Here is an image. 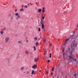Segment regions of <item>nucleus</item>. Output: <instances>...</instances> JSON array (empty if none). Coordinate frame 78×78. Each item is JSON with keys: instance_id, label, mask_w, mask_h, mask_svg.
<instances>
[{"instance_id": "obj_1", "label": "nucleus", "mask_w": 78, "mask_h": 78, "mask_svg": "<svg viewBox=\"0 0 78 78\" xmlns=\"http://www.w3.org/2000/svg\"><path fill=\"white\" fill-rule=\"evenodd\" d=\"M74 36V35H71L69 38H67L66 40V42H67L68 41H69V39H71V41H72V39H73V37Z\"/></svg>"}, {"instance_id": "obj_2", "label": "nucleus", "mask_w": 78, "mask_h": 78, "mask_svg": "<svg viewBox=\"0 0 78 78\" xmlns=\"http://www.w3.org/2000/svg\"><path fill=\"white\" fill-rule=\"evenodd\" d=\"M72 51H71L69 53V55L68 56V58L69 60H70L71 58H72Z\"/></svg>"}, {"instance_id": "obj_3", "label": "nucleus", "mask_w": 78, "mask_h": 78, "mask_svg": "<svg viewBox=\"0 0 78 78\" xmlns=\"http://www.w3.org/2000/svg\"><path fill=\"white\" fill-rule=\"evenodd\" d=\"M77 44H78L76 43V44L75 45V42H74L72 44L71 46L72 47H74V48H75V47H77Z\"/></svg>"}, {"instance_id": "obj_4", "label": "nucleus", "mask_w": 78, "mask_h": 78, "mask_svg": "<svg viewBox=\"0 0 78 78\" xmlns=\"http://www.w3.org/2000/svg\"><path fill=\"white\" fill-rule=\"evenodd\" d=\"M32 67L33 69H37V66L34 64L32 66Z\"/></svg>"}, {"instance_id": "obj_5", "label": "nucleus", "mask_w": 78, "mask_h": 78, "mask_svg": "<svg viewBox=\"0 0 78 78\" xmlns=\"http://www.w3.org/2000/svg\"><path fill=\"white\" fill-rule=\"evenodd\" d=\"M9 37H8L5 38V41L6 43V42H7L9 41Z\"/></svg>"}, {"instance_id": "obj_6", "label": "nucleus", "mask_w": 78, "mask_h": 78, "mask_svg": "<svg viewBox=\"0 0 78 78\" xmlns=\"http://www.w3.org/2000/svg\"><path fill=\"white\" fill-rule=\"evenodd\" d=\"M34 62H37V61H38V57H37V58L36 57L34 59Z\"/></svg>"}, {"instance_id": "obj_7", "label": "nucleus", "mask_w": 78, "mask_h": 78, "mask_svg": "<svg viewBox=\"0 0 78 78\" xmlns=\"http://www.w3.org/2000/svg\"><path fill=\"white\" fill-rule=\"evenodd\" d=\"M66 51L67 52L68 51H70V47H68V48L67 49Z\"/></svg>"}, {"instance_id": "obj_8", "label": "nucleus", "mask_w": 78, "mask_h": 78, "mask_svg": "<svg viewBox=\"0 0 78 78\" xmlns=\"http://www.w3.org/2000/svg\"><path fill=\"white\" fill-rule=\"evenodd\" d=\"M45 8L44 7H43V9H42V12L43 13H44V12H45Z\"/></svg>"}, {"instance_id": "obj_9", "label": "nucleus", "mask_w": 78, "mask_h": 78, "mask_svg": "<svg viewBox=\"0 0 78 78\" xmlns=\"http://www.w3.org/2000/svg\"><path fill=\"white\" fill-rule=\"evenodd\" d=\"M42 25V28H44V24L42 23V24H40Z\"/></svg>"}, {"instance_id": "obj_10", "label": "nucleus", "mask_w": 78, "mask_h": 78, "mask_svg": "<svg viewBox=\"0 0 78 78\" xmlns=\"http://www.w3.org/2000/svg\"><path fill=\"white\" fill-rule=\"evenodd\" d=\"M42 11V9H39L38 10V12H41Z\"/></svg>"}, {"instance_id": "obj_11", "label": "nucleus", "mask_w": 78, "mask_h": 78, "mask_svg": "<svg viewBox=\"0 0 78 78\" xmlns=\"http://www.w3.org/2000/svg\"><path fill=\"white\" fill-rule=\"evenodd\" d=\"M44 55H45L46 53H47V49H46L45 50H44Z\"/></svg>"}, {"instance_id": "obj_12", "label": "nucleus", "mask_w": 78, "mask_h": 78, "mask_svg": "<svg viewBox=\"0 0 78 78\" xmlns=\"http://www.w3.org/2000/svg\"><path fill=\"white\" fill-rule=\"evenodd\" d=\"M43 20L42 19L41 20V21H40V24H42L43 23Z\"/></svg>"}, {"instance_id": "obj_13", "label": "nucleus", "mask_w": 78, "mask_h": 78, "mask_svg": "<svg viewBox=\"0 0 78 78\" xmlns=\"http://www.w3.org/2000/svg\"><path fill=\"white\" fill-rule=\"evenodd\" d=\"M34 41H37V37H35L34 38Z\"/></svg>"}, {"instance_id": "obj_14", "label": "nucleus", "mask_w": 78, "mask_h": 78, "mask_svg": "<svg viewBox=\"0 0 78 78\" xmlns=\"http://www.w3.org/2000/svg\"><path fill=\"white\" fill-rule=\"evenodd\" d=\"M59 67H60V64H58V66L57 67V69H58Z\"/></svg>"}, {"instance_id": "obj_15", "label": "nucleus", "mask_w": 78, "mask_h": 78, "mask_svg": "<svg viewBox=\"0 0 78 78\" xmlns=\"http://www.w3.org/2000/svg\"><path fill=\"white\" fill-rule=\"evenodd\" d=\"M34 70H32V73H31V74H34Z\"/></svg>"}, {"instance_id": "obj_16", "label": "nucleus", "mask_w": 78, "mask_h": 78, "mask_svg": "<svg viewBox=\"0 0 78 78\" xmlns=\"http://www.w3.org/2000/svg\"><path fill=\"white\" fill-rule=\"evenodd\" d=\"M24 69V67H23L21 68V70H23V69Z\"/></svg>"}, {"instance_id": "obj_17", "label": "nucleus", "mask_w": 78, "mask_h": 78, "mask_svg": "<svg viewBox=\"0 0 78 78\" xmlns=\"http://www.w3.org/2000/svg\"><path fill=\"white\" fill-rule=\"evenodd\" d=\"M22 42L20 41H18V44H22Z\"/></svg>"}, {"instance_id": "obj_18", "label": "nucleus", "mask_w": 78, "mask_h": 78, "mask_svg": "<svg viewBox=\"0 0 78 78\" xmlns=\"http://www.w3.org/2000/svg\"><path fill=\"white\" fill-rule=\"evenodd\" d=\"M36 73H37V71H34V74L35 75H36Z\"/></svg>"}, {"instance_id": "obj_19", "label": "nucleus", "mask_w": 78, "mask_h": 78, "mask_svg": "<svg viewBox=\"0 0 78 78\" xmlns=\"http://www.w3.org/2000/svg\"><path fill=\"white\" fill-rule=\"evenodd\" d=\"M67 44V41H66V42L65 43V44L63 45H66V44Z\"/></svg>"}, {"instance_id": "obj_20", "label": "nucleus", "mask_w": 78, "mask_h": 78, "mask_svg": "<svg viewBox=\"0 0 78 78\" xmlns=\"http://www.w3.org/2000/svg\"><path fill=\"white\" fill-rule=\"evenodd\" d=\"M65 50V48H63L62 49V53H63V52H64V51Z\"/></svg>"}, {"instance_id": "obj_21", "label": "nucleus", "mask_w": 78, "mask_h": 78, "mask_svg": "<svg viewBox=\"0 0 78 78\" xmlns=\"http://www.w3.org/2000/svg\"><path fill=\"white\" fill-rule=\"evenodd\" d=\"M38 42H36V46H37L38 45Z\"/></svg>"}, {"instance_id": "obj_22", "label": "nucleus", "mask_w": 78, "mask_h": 78, "mask_svg": "<svg viewBox=\"0 0 78 78\" xmlns=\"http://www.w3.org/2000/svg\"><path fill=\"white\" fill-rule=\"evenodd\" d=\"M0 33L1 34H3V31H1L0 32Z\"/></svg>"}, {"instance_id": "obj_23", "label": "nucleus", "mask_w": 78, "mask_h": 78, "mask_svg": "<svg viewBox=\"0 0 78 78\" xmlns=\"http://www.w3.org/2000/svg\"><path fill=\"white\" fill-rule=\"evenodd\" d=\"M50 58H51V53H50V56H49Z\"/></svg>"}, {"instance_id": "obj_24", "label": "nucleus", "mask_w": 78, "mask_h": 78, "mask_svg": "<svg viewBox=\"0 0 78 78\" xmlns=\"http://www.w3.org/2000/svg\"><path fill=\"white\" fill-rule=\"evenodd\" d=\"M75 77H76V73H75L73 75Z\"/></svg>"}, {"instance_id": "obj_25", "label": "nucleus", "mask_w": 78, "mask_h": 78, "mask_svg": "<svg viewBox=\"0 0 78 78\" xmlns=\"http://www.w3.org/2000/svg\"><path fill=\"white\" fill-rule=\"evenodd\" d=\"M20 11H23V9H20Z\"/></svg>"}, {"instance_id": "obj_26", "label": "nucleus", "mask_w": 78, "mask_h": 78, "mask_svg": "<svg viewBox=\"0 0 78 78\" xmlns=\"http://www.w3.org/2000/svg\"><path fill=\"white\" fill-rule=\"evenodd\" d=\"M19 13H16L15 14V16H19Z\"/></svg>"}, {"instance_id": "obj_27", "label": "nucleus", "mask_w": 78, "mask_h": 78, "mask_svg": "<svg viewBox=\"0 0 78 78\" xmlns=\"http://www.w3.org/2000/svg\"><path fill=\"white\" fill-rule=\"evenodd\" d=\"M34 51H35L36 50V47L35 46H34Z\"/></svg>"}, {"instance_id": "obj_28", "label": "nucleus", "mask_w": 78, "mask_h": 78, "mask_svg": "<svg viewBox=\"0 0 78 78\" xmlns=\"http://www.w3.org/2000/svg\"><path fill=\"white\" fill-rule=\"evenodd\" d=\"M27 7H28L27 6V5H25V6H24V8H27Z\"/></svg>"}, {"instance_id": "obj_29", "label": "nucleus", "mask_w": 78, "mask_h": 78, "mask_svg": "<svg viewBox=\"0 0 78 78\" xmlns=\"http://www.w3.org/2000/svg\"><path fill=\"white\" fill-rule=\"evenodd\" d=\"M38 31H41V28H40V27L39 28H38Z\"/></svg>"}, {"instance_id": "obj_30", "label": "nucleus", "mask_w": 78, "mask_h": 78, "mask_svg": "<svg viewBox=\"0 0 78 78\" xmlns=\"http://www.w3.org/2000/svg\"><path fill=\"white\" fill-rule=\"evenodd\" d=\"M42 19L43 20H44V19H45V17L44 16H43V17H42Z\"/></svg>"}, {"instance_id": "obj_31", "label": "nucleus", "mask_w": 78, "mask_h": 78, "mask_svg": "<svg viewBox=\"0 0 78 78\" xmlns=\"http://www.w3.org/2000/svg\"><path fill=\"white\" fill-rule=\"evenodd\" d=\"M44 43H45V41H46V39L43 40Z\"/></svg>"}, {"instance_id": "obj_32", "label": "nucleus", "mask_w": 78, "mask_h": 78, "mask_svg": "<svg viewBox=\"0 0 78 78\" xmlns=\"http://www.w3.org/2000/svg\"><path fill=\"white\" fill-rule=\"evenodd\" d=\"M17 17L19 18L20 17V15H18L17 16Z\"/></svg>"}, {"instance_id": "obj_33", "label": "nucleus", "mask_w": 78, "mask_h": 78, "mask_svg": "<svg viewBox=\"0 0 78 78\" xmlns=\"http://www.w3.org/2000/svg\"><path fill=\"white\" fill-rule=\"evenodd\" d=\"M26 53V54H27V55L28 54V51H26L25 52Z\"/></svg>"}, {"instance_id": "obj_34", "label": "nucleus", "mask_w": 78, "mask_h": 78, "mask_svg": "<svg viewBox=\"0 0 78 78\" xmlns=\"http://www.w3.org/2000/svg\"><path fill=\"white\" fill-rule=\"evenodd\" d=\"M71 59H72V60H73V61H74V60H75L74 59V58H71Z\"/></svg>"}, {"instance_id": "obj_35", "label": "nucleus", "mask_w": 78, "mask_h": 78, "mask_svg": "<svg viewBox=\"0 0 78 78\" xmlns=\"http://www.w3.org/2000/svg\"><path fill=\"white\" fill-rule=\"evenodd\" d=\"M3 30H4L5 31V30H6V27H4V28H3Z\"/></svg>"}, {"instance_id": "obj_36", "label": "nucleus", "mask_w": 78, "mask_h": 78, "mask_svg": "<svg viewBox=\"0 0 78 78\" xmlns=\"http://www.w3.org/2000/svg\"><path fill=\"white\" fill-rule=\"evenodd\" d=\"M52 71H53L54 70V67H53L52 69Z\"/></svg>"}, {"instance_id": "obj_37", "label": "nucleus", "mask_w": 78, "mask_h": 78, "mask_svg": "<svg viewBox=\"0 0 78 78\" xmlns=\"http://www.w3.org/2000/svg\"><path fill=\"white\" fill-rule=\"evenodd\" d=\"M64 55H65V54H64V53H63V56L64 57Z\"/></svg>"}, {"instance_id": "obj_38", "label": "nucleus", "mask_w": 78, "mask_h": 78, "mask_svg": "<svg viewBox=\"0 0 78 78\" xmlns=\"http://www.w3.org/2000/svg\"><path fill=\"white\" fill-rule=\"evenodd\" d=\"M50 62V60H48V62Z\"/></svg>"}, {"instance_id": "obj_39", "label": "nucleus", "mask_w": 78, "mask_h": 78, "mask_svg": "<svg viewBox=\"0 0 78 78\" xmlns=\"http://www.w3.org/2000/svg\"><path fill=\"white\" fill-rule=\"evenodd\" d=\"M46 73L47 74H48V71H47L46 72Z\"/></svg>"}, {"instance_id": "obj_40", "label": "nucleus", "mask_w": 78, "mask_h": 78, "mask_svg": "<svg viewBox=\"0 0 78 78\" xmlns=\"http://www.w3.org/2000/svg\"><path fill=\"white\" fill-rule=\"evenodd\" d=\"M27 74H28V73H29V72H28V71H27Z\"/></svg>"}, {"instance_id": "obj_41", "label": "nucleus", "mask_w": 78, "mask_h": 78, "mask_svg": "<svg viewBox=\"0 0 78 78\" xmlns=\"http://www.w3.org/2000/svg\"><path fill=\"white\" fill-rule=\"evenodd\" d=\"M30 55H32V56H33V53L31 52Z\"/></svg>"}, {"instance_id": "obj_42", "label": "nucleus", "mask_w": 78, "mask_h": 78, "mask_svg": "<svg viewBox=\"0 0 78 78\" xmlns=\"http://www.w3.org/2000/svg\"><path fill=\"white\" fill-rule=\"evenodd\" d=\"M43 31H44L45 30V29H44V28H43Z\"/></svg>"}, {"instance_id": "obj_43", "label": "nucleus", "mask_w": 78, "mask_h": 78, "mask_svg": "<svg viewBox=\"0 0 78 78\" xmlns=\"http://www.w3.org/2000/svg\"><path fill=\"white\" fill-rule=\"evenodd\" d=\"M50 45H51V46H52V44H50Z\"/></svg>"}, {"instance_id": "obj_44", "label": "nucleus", "mask_w": 78, "mask_h": 78, "mask_svg": "<svg viewBox=\"0 0 78 78\" xmlns=\"http://www.w3.org/2000/svg\"><path fill=\"white\" fill-rule=\"evenodd\" d=\"M26 42H28V41L27 40L26 41Z\"/></svg>"}, {"instance_id": "obj_45", "label": "nucleus", "mask_w": 78, "mask_h": 78, "mask_svg": "<svg viewBox=\"0 0 78 78\" xmlns=\"http://www.w3.org/2000/svg\"><path fill=\"white\" fill-rule=\"evenodd\" d=\"M74 60L75 61H76V59H75Z\"/></svg>"}, {"instance_id": "obj_46", "label": "nucleus", "mask_w": 78, "mask_h": 78, "mask_svg": "<svg viewBox=\"0 0 78 78\" xmlns=\"http://www.w3.org/2000/svg\"><path fill=\"white\" fill-rule=\"evenodd\" d=\"M28 5V6H30V4H28V5Z\"/></svg>"}, {"instance_id": "obj_47", "label": "nucleus", "mask_w": 78, "mask_h": 78, "mask_svg": "<svg viewBox=\"0 0 78 78\" xmlns=\"http://www.w3.org/2000/svg\"><path fill=\"white\" fill-rule=\"evenodd\" d=\"M51 75H53V73H51Z\"/></svg>"}, {"instance_id": "obj_48", "label": "nucleus", "mask_w": 78, "mask_h": 78, "mask_svg": "<svg viewBox=\"0 0 78 78\" xmlns=\"http://www.w3.org/2000/svg\"><path fill=\"white\" fill-rule=\"evenodd\" d=\"M13 18L12 17H11V19H12Z\"/></svg>"}, {"instance_id": "obj_49", "label": "nucleus", "mask_w": 78, "mask_h": 78, "mask_svg": "<svg viewBox=\"0 0 78 78\" xmlns=\"http://www.w3.org/2000/svg\"><path fill=\"white\" fill-rule=\"evenodd\" d=\"M57 78H59V76H57Z\"/></svg>"}, {"instance_id": "obj_50", "label": "nucleus", "mask_w": 78, "mask_h": 78, "mask_svg": "<svg viewBox=\"0 0 78 78\" xmlns=\"http://www.w3.org/2000/svg\"><path fill=\"white\" fill-rule=\"evenodd\" d=\"M16 11H17V10H15V12H16Z\"/></svg>"}, {"instance_id": "obj_51", "label": "nucleus", "mask_w": 78, "mask_h": 78, "mask_svg": "<svg viewBox=\"0 0 78 78\" xmlns=\"http://www.w3.org/2000/svg\"><path fill=\"white\" fill-rule=\"evenodd\" d=\"M18 17H17V18H16V19H18Z\"/></svg>"}, {"instance_id": "obj_52", "label": "nucleus", "mask_w": 78, "mask_h": 78, "mask_svg": "<svg viewBox=\"0 0 78 78\" xmlns=\"http://www.w3.org/2000/svg\"><path fill=\"white\" fill-rule=\"evenodd\" d=\"M39 72H41V70H40V71H39Z\"/></svg>"}, {"instance_id": "obj_53", "label": "nucleus", "mask_w": 78, "mask_h": 78, "mask_svg": "<svg viewBox=\"0 0 78 78\" xmlns=\"http://www.w3.org/2000/svg\"><path fill=\"white\" fill-rule=\"evenodd\" d=\"M41 25H39V26H40V27H41Z\"/></svg>"}, {"instance_id": "obj_54", "label": "nucleus", "mask_w": 78, "mask_h": 78, "mask_svg": "<svg viewBox=\"0 0 78 78\" xmlns=\"http://www.w3.org/2000/svg\"><path fill=\"white\" fill-rule=\"evenodd\" d=\"M77 27H78V24L77 25Z\"/></svg>"}, {"instance_id": "obj_55", "label": "nucleus", "mask_w": 78, "mask_h": 78, "mask_svg": "<svg viewBox=\"0 0 78 78\" xmlns=\"http://www.w3.org/2000/svg\"><path fill=\"white\" fill-rule=\"evenodd\" d=\"M66 78H67V76H66Z\"/></svg>"}, {"instance_id": "obj_56", "label": "nucleus", "mask_w": 78, "mask_h": 78, "mask_svg": "<svg viewBox=\"0 0 78 78\" xmlns=\"http://www.w3.org/2000/svg\"><path fill=\"white\" fill-rule=\"evenodd\" d=\"M73 33H74V31H73Z\"/></svg>"}, {"instance_id": "obj_57", "label": "nucleus", "mask_w": 78, "mask_h": 78, "mask_svg": "<svg viewBox=\"0 0 78 78\" xmlns=\"http://www.w3.org/2000/svg\"><path fill=\"white\" fill-rule=\"evenodd\" d=\"M72 51H72H73L72 50V51Z\"/></svg>"}, {"instance_id": "obj_58", "label": "nucleus", "mask_w": 78, "mask_h": 78, "mask_svg": "<svg viewBox=\"0 0 78 78\" xmlns=\"http://www.w3.org/2000/svg\"><path fill=\"white\" fill-rule=\"evenodd\" d=\"M25 72H24V73H25Z\"/></svg>"}, {"instance_id": "obj_59", "label": "nucleus", "mask_w": 78, "mask_h": 78, "mask_svg": "<svg viewBox=\"0 0 78 78\" xmlns=\"http://www.w3.org/2000/svg\"><path fill=\"white\" fill-rule=\"evenodd\" d=\"M42 15H44V14H42Z\"/></svg>"}, {"instance_id": "obj_60", "label": "nucleus", "mask_w": 78, "mask_h": 78, "mask_svg": "<svg viewBox=\"0 0 78 78\" xmlns=\"http://www.w3.org/2000/svg\"><path fill=\"white\" fill-rule=\"evenodd\" d=\"M53 78H55V77H54Z\"/></svg>"}]
</instances>
